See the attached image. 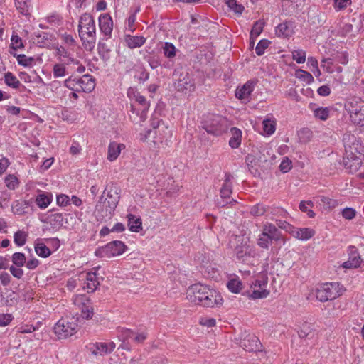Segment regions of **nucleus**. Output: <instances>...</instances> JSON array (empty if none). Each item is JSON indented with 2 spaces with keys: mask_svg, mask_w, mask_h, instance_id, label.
Wrapping results in <instances>:
<instances>
[{
  "mask_svg": "<svg viewBox=\"0 0 364 364\" xmlns=\"http://www.w3.org/2000/svg\"><path fill=\"white\" fill-rule=\"evenodd\" d=\"M345 154L343 159L344 167L350 173L356 172L362 164L364 156V146L360 139L353 134L346 132L343 137Z\"/></svg>",
  "mask_w": 364,
  "mask_h": 364,
  "instance_id": "obj_1",
  "label": "nucleus"
},
{
  "mask_svg": "<svg viewBox=\"0 0 364 364\" xmlns=\"http://www.w3.org/2000/svg\"><path fill=\"white\" fill-rule=\"evenodd\" d=\"M186 294L191 303L207 308H213L223 301L220 294L215 290L200 283L191 285Z\"/></svg>",
  "mask_w": 364,
  "mask_h": 364,
  "instance_id": "obj_2",
  "label": "nucleus"
},
{
  "mask_svg": "<svg viewBox=\"0 0 364 364\" xmlns=\"http://www.w3.org/2000/svg\"><path fill=\"white\" fill-rule=\"evenodd\" d=\"M78 32L85 49L92 50L96 42V27L94 18L91 14L85 13L80 16Z\"/></svg>",
  "mask_w": 364,
  "mask_h": 364,
  "instance_id": "obj_3",
  "label": "nucleus"
},
{
  "mask_svg": "<svg viewBox=\"0 0 364 364\" xmlns=\"http://www.w3.org/2000/svg\"><path fill=\"white\" fill-rule=\"evenodd\" d=\"M346 289L338 282H326L316 289V297L321 302L331 301L341 296Z\"/></svg>",
  "mask_w": 364,
  "mask_h": 364,
  "instance_id": "obj_4",
  "label": "nucleus"
},
{
  "mask_svg": "<svg viewBox=\"0 0 364 364\" xmlns=\"http://www.w3.org/2000/svg\"><path fill=\"white\" fill-rule=\"evenodd\" d=\"M174 87L178 92L188 93L194 91L195 80L192 73L183 68L176 69L173 73Z\"/></svg>",
  "mask_w": 364,
  "mask_h": 364,
  "instance_id": "obj_5",
  "label": "nucleus"
},
{
  "mask_svg": "<svg viewBox=\"0 0 364 364\" xmlns=\"http://www.w3.org/2000/svg\"><path fill=\"white\" fill-rule=\"evenodd\" d=\"M345 109L353 124L364 125V101L360 98H351L346 102Z\"/></svg>",
  "mask_w": 364,
  "mask_h": 364,
  "instance_id": "obj_6",
  "label": "nucleus"
},
{
  "mask_svg": "<svg viewBox=\"0 0 364 364\" xmlns=\"http://www.w3.org/2000/svg\"><path fill=\"white\" fill-rule=\"evenodd\" d=\"M202 127L208 134L216 136L222 135L228 129L226 119L218 115H210Z\"/></svg>",
  "mask_w": 364,
  "mask_h": 364,
  "instance_id": "obj_7",
  "label": "nucleus"
},
{
  "mask_svg": "<svg viewBox=\"0 0 364 364\" xmlns=\"http://www.w3.org/2000/svg\"><path fill=\"white\" fill-rule=\"evenodd\" d=\"M127 247L120 240H114L107 243L106 245L98 247L95 255L99 257H107L118 256L123 254Z\"/></svg>",
  "mask_w": 364,
  "mask_h": 364,
  "instance_id": "obj_8",
  "label": "nucleus"
},
{
  "mask_svg": "<svg viewBox=\"0 0 364 364\" xmlns=\"http://www.w3.org/2000/svg\"><path fill=\"white\" fill-rule=\"evenodd\" d=\"M78 325L75 321L62 318L54 326V332L60 339L67 338L77 332Z\"/></svg>",
  "mask_w": 364,
  "mask_h": 364,
  "instance_id": "obj_9",
  "label": "nucleus"
},
{
  "mask_svg": "<svg viewBox=\"0 0 364 364\" xmlns=\"http://www.w3.org/2000/svg\"><path fill=\"white\" fill-rule=\"evenodd\" d=\"M232 178L233 176L231 173H225V181L220 191L221 201L218 202V203L222 207H225L228 204L236 203L235 200L230 198V196L232 193Z\"/></svg>",
  "mask_w": 364,
  "mask_h": 364,
  "instance_id": "obj_10",
  "label": "nucleus"
},
{
  "mask_svg": "<svg viewBox=\"0 0 364 364\" xmlns=\"http://www.w3.org/2000/svg\"><path fill=\"white\" fill-rule=\"evenodd\" d=\"M74 304L77 305L80 310V316L83 319H90L93 316V307L90 299L85 295H78L74 299Z\"/></svg>",
  "mask_w": 364,
  "mask_h": 364,
  "instance_id": "obj_11",
  "label": "nucleus"
},
{
  "mask_svg": "<svg viewBox=\"0 0 364 364\" xmlns=\"http://www.w3.org/2000/svg\"><path fill=\"white\" fill-rule=\"evenodd\" d=\"M115 209L114 206H111L109 200L106 197L104 198V195L100 197V200L96 205V212L99 218L110 219L114 215Z\"/></svg>",
  "mask_w": 364,
  "mask_h": 364,
  "instance_id": "obj_12",
  "label": "nucleus"
},
{
  "mask_svg": "<svg viewBox=\"0 0 364 364\" xmlns=\"http://www.w3.org/2000/svg\"><path fill=\"white\" fill-rule=\"evenodd\" d=\"M240 346L246 351L257 352L259 351L262 344L259 338L253 334H247L240 339Z\"/></svg>",
  "mask_w": 364,
  "mask_h": 364,
  "instance_id": "obj_13",
  "label": "nucleus"
},
{
  "mask_svg": "<svg viewBox=\"0 0 364 364\" xmlns=\"http://www.w3.org/2000/svg\"><path fill=\"white\" fill-rule=\"evenodd\" d=\"M257 82V80H249L242 87H237L235 90V97L245 102H249Z\"/></svg>",
  "mask_w": 364,
  "mask_h": 364,
  "instance_id": "obj_14",
  "label": "nucleus"
},
{
  "mask_svg": "<svg viewBox=\"0 0 364 364\" xmlns=\"http://www.w3.org/2000/svg\"><path fill=\"white\" fill-rule=\"evenodd\" d=\"M99 26L102 33L107 40L111 38L113 31V21L108 14H102L99 17Z\"/></svg>",
  "mask_w": 364,
  "mask_h": 364,
  "instance_id": "obj_15",
  "label": "nucleus"
},
{
  "mask_svg": "<svg viewBox=\"0 0 364 364\" xmlns=\"http://www.w3.org/2000/svg\"><path fill=\"white\" fill-rule=\"evenodd\" d=\"M121 189L117 185L110 183L107 185L102 195L111 203V206L117 208L120 199Z\"/></svg>",
  "mask_w": 364,
  "mask_h": 364,
  "instance_id": "obj_16",
  "label": "nucleus"
},
{
  "mask_svg": "<svg viewBox=\"0 0 364 364\" xmlns=\"http://www.w3.org/2000/svg\"><path fill=\"white\" fill-rule=\"evenodd\" d=\"M236 257L238 260L243 262H246L249 258L252 257L255 255V250L246 242H242L240 245H237L235 248Z\"/></svg>",
  "mask_w": 364,
  "mask_h": 364,
  "instance_id": "obj_17",
  "label": "nucleus"
},
{
  "mask_svg": "<svg viewBox=\"0 0 364 364\" xmlns=\"http://www.w3.org/2000/svg\"><path fill=\"white\" fill-rule=\"evenodd\" d=\"M348 259L342 265L343 268H358L360 266L363 261L355 247L348 248Z\"/></svg>",
  "mask_w": 364,
  "mask_h": 364,
  "instance_id": "obj_18",
  "label": "nucleus"
},
{
  "mask_svg": "<svg viewBox=\"0 0 364 364\" xmlns=\"http://www.w3.org/2000/svg\"><path fill=\"white\" fill-rule=\"evenodd\" d=\"M115 348V344L114 342L110 343H104L100 342L93 344L90 346V350L92 353L95 355H100L103 356L106 354L112 353Z\"/></svg>",
  "mask_w": 364,
  "mask_h": 364,
  "instance_id": "obj_19",
  "label": "nucleus"
},
{
  "mask_svg": "<svg viewBox=\"0 0 364 364\" xmlns=\"http://www.w3.org/2000/svg\"><path fill=\"white\" fill-rule=\"evenodd\" d=\"M65 215L66 213H51L49 215L43 223L49 224L54 230H58L64 223Z\"/></svg>",
  "mask_w": 364,
  "mask_h": 364,
  "instance_id": "obj_20",
  "label": "nucleus"
},
{
  "mask_svg": "<svg viewBox=\"0 0 364 364\" xmlns=\"http://www.w3.org/2000/svg\"><path fill=\"white\" fill-rule=\"evenodd\" d=\"M78 78V82L80 84V92H90L94 90L95 87V80L93 76L87 74Z\"/></svg>",
  "mask_w": 364,
  "mask_h": 364,
  "instance_id": "obj_21",
  "label": "nucleus"
},
{
  "mask_svg": "<svg viewBox=\"0 0 364 364\" xmlns=\"http://www.w3.org/2000/svg\"><path fill=\"white\" fill-rule=\"evenodd\" d=\"M39 194L35 198V203L41 209H46L53 200V195L50 193L38 190Z\"/></svg>",
  "mask_w": 364,
  "mask_h": 364,
  "instance_id": "obj_22",
  "label": "nucleus"
},
{
  "mask_svg": "<svg viewBox=\"0 0 364 364\" xmlns=\"http://www.w3.org/2000/svg\"><path fill=\"white\" fill-rule=\"evenodd\" d=\"M56 56L60 62H67L68 63L79 64V60L75 59L71 54L64 47L60 46L56 48Z\"/></svg>",
  "mask_w": 364,
  "mask_h": 364,
  "instance_id": "obj_23",
  "label": "nucleus"
},
{
  "mask_svg": "<svg viewBox=\"0 0 364 364\" xmlns=\"http://www.w3.org/2000/svg\"><path fill=\"white\" fill-rule=\"evenodd\" d=\"M275 33L279 37L289 38L294 33L292 23L285 21L279 24L275 28Z\"/></svg>",
  "mask_w": 364,
  "mask_h": 364,
  "instance_id": "obj_24",
  "label": "nucleus"
},
{
  "mask_svg": "<svg viewBox=\"0 0 364 364\" xmlns=\"http://www.w3.org/2000/svg\"><path fill=\"white\" fill-rule=\"evenodd\" d=\"M146 38L144 36L126 35L124 41L128 48L134 49L141 47L146 43Z\"/></svg>",
  "mask_w": 364,
  "mask_h": 364,
  "instance_id": "obj_25",
  "label": "nucleus"
},
{
  "mask_svg": "<svg viewBox=\"0 0 364 364\" xmlns=\"http://www.w3.org/2000/svg\"><path fill=\"white\" fill-rule=\"evenodd\" d=\"M32 199L29 200H18L14 202L12 210L14 213L23 215L28 212V208L32 205Z\"/></svg>",
  "mask_w": 364,
  "mask_h": 364,
  "instance_id": "obj_26",
  "label": "nucleus"
},
{
  "mask_svg": "<svg viewBox=\"0 0 364 364\" xmlns=\"http://www.w3.org/2000/svg\"><path fill=\"white\" fill-rule=\"evenodd\" d=\"M125 146L123 144H118L117 142H110L108 146L107 159L113 161L117 159L121 150L124 149Z\"/></svg>",
  "mask_w": 364,
  "mask_h": 364,
  "instance_id": "obj_27",
  "label": "nucleus"
},
{
  "mask_svg": "<svg viewBox=\"0 0 364 364\" xmlns=\"http://www.w3.org/2000/svg\"><path fill=\"white\" fill-rule=\"evenodd\" d=\"M315 234V231L311 228H294L291 235L301 240H307L311 238Z\"/></svg>",
  "mask_w": 364,
  "mask_h": 364,
  "instance_id": "obj_28",
  "label": "nucleus"
},
{
  "mask_svg": "<svg viewBox=\"0 0 364 364\" xmlns=\"http://www.w3.org/2000/svg\"><path fill=\"white\" fill-rule=\"evenodd\" d=\"M231 137L229 140V145L232 149H237L241 144L242 131L237 127L230 129Z\"/></svg>",
  "mask_w": 364,
  "mask_h": 364,
  "instance_id": "obj_29",
  "label": "nucleus"
},
{
  "mask_svg": "<svg viewBox=\"0 0 364 364\" xmlns=\"http://www.w3.org/2000/svg\"><path fill=\"white\" fill-rule=\"evenodd\" d=\"M17 11L22 15L30 16L31 4L30 0H14Z\"/></svg>",
  "mask_w": 364,
  "mask_h": 364,
  "instance_id": "obj_30",
  "label": "nucleus"
},
{
  "mask_svg": "<svg viewBox=\"0 0 364 364\" xmlns=\"http://www.w3.org/2000/svg\"><path fill=\"white\" fill-rule=\"evenodd\" d=\"M99 284L95 272H87L86 274V285L83 288L87 289V292H94Z\"/></svg>",
  "mask_w": 364,
  "mask_h": 364,
  "instance_id": "obj_31",
  "label": "nucleus"
},
{
  "mask_svg": "<svg viewBox=\"0 0 364 364\" xmlns=\"http://www.w3.org/2000/svg\"><path fill=\"white\" fill-rule=\"evenodd\" d=\"M127 217L129 230L134 232H139L142 230L141 219L136 218L132 214H128Z\"/></svg>",
  "mask_w": 364,
  "mask_h": 364,
  "instance_id": "obj_32",
  "label": "nucleus"
},
{
  "mask_svg": "<svg viewBox=\"0 0 364 364\" xmlns=\"http://www.w3.org/2000/svg\"><path fill=\"white\" fill-rule=\"evenodd\" d=\"M262 232L269 236L271 240L277 241L279 239V232L275 225L267 223L263 226Z\"/></svg>",
  "mask_w": 364,
  "mask_h": 364,
  "instance_id": "obj_33",
  "label": "nucleus"
},
{
  "mask_svg": "<svg viewBox=\"0 0 364 364\" xmlns=\"http://www.w3.org/2000/svg\"><path fill=\"white\" fill-rule=\"evenodd\" d=\"M53 35L46 33L41 32L36 34L35 41L39 47H48L51 44Z\"/></svg>",
  "mask_w": 364,
  "mask_h": 364,
  "instance_id": "obj_34",
  "label": "nucleus"
},
{
  "mask_svg": "<svg viewBox=\"0 0 364 364\" xmlns=\"http://www.w3.org/2000/svg\"><path fill=\"white\" fill-rule=\"evenodd\" d=\"M245 294L252 299H264L269 294V291L267 289L250 288Z\"/></svg>",
  "mask_w": 364,
  "mask_h": 364,
  "instance_id": "obj_35",
  "label": "nucleus"
},
{
  "mask_svg": "<svg viewBox=\"0 0 364 364\" xmlns=\"http://www.w3.org/2000/svg\"><path fill=\"white\" fill-rule=\"evenodd\" d=\"M268 284V276L267 273L259 274L250 284V288L266 289Z\"/></svg>",
  "mask_w": 364,
  "mask_h": 364,
  "instance_id": "obj_36",
  "label": "nucleus"
},
{
  "mask_svg": "<svg viewBox=\"0 0 364 364\" xmlns=\"http://www.w3.org/2000/svg\"><path fill=\"white\" fill-rule=\"evenodd\" d=\"M269 206L263 203H257L251 207L250 213L254 217H259L269 213Z\"/></svg>",
  "mask_w": 364,
  "mask_h": 364,
  "instance_id": "obj_37",
  "label": "nucleus"
},
{
  "mask_svg": "<svg viewBox=\"0 0 364 364\" xmlns=\"http://www.w3.org/2000/svg\"><path fill=\"white\" fill-rule=\"evenodd\" d=\"M67 62H60L59 63H56L53 65V76L55 78L63 77L69 74L67 70L66 65H69Z\"/></svg>",
  "mask_w": 364,
  "mask_h": 364,
  "instance_id": "obj_38",
  "label": "nucleus"
},
{
  "mask_svg": "<svg viewBox=\"0 0 364 364\" xmlns=\"http://www.w3.org/2000/svg\"><path fill=\"white\" fill-rule=\"evenodd\" d=\"M97 51L100 58L107 62L110 59V48L104 42L99 41L97 44Z\"/></svg>",
  "mask_w": 364,
  "mask_h": 364,
  "instance_id": "obj_39",
  "label": "nucleus"
},
{
  "mask_svg": "<svg viewBox=\"0 0 364 364\" xmlns=\"http://www.w3.org/2000/svg\"><path fill=\"white\" fill-rule=\"evenodd\" d=\"M5 84L12 88L17 89L21 85V82L11 72H7L4 75Z\"/></svg>",
  "mask_w": 364,
  "mask_h": 364,
  "instance_id": "obj_40",
  "label": "nucleus"
},
{
  "mask_svg": "<svg viewBox=\"0 0 364 364\" xmlns=\"http://www.w3.org/2000/svg\"><path fill=\"white\" fill-rule=\"evenodd\" d=\"M264 26V22L261 20L257 21L254 23L250 32V39L252 40V43H254V39L258 37L262 32Z\"/></svg>",
  "mask_w": 364,
  "mask_h": 364,
  "instance_id": "obj_41",
  "label": "nucleus"
},
{
  "mask_svg": "<svg viewBox=\"0 0 364 364\" xmlns=\"http://www.w3.org/2000/svg\"><path fill=\"white\" fill-rule=\"evenodd\" d=\"M11 53L16 58L18 63L22 66L31 67L34 62V58L33 57H27L24 54Z\"/></svg>",
  "mask_w": 364,
  "mask_h": 364,
  "instance_id": "obj_42",
  "label": "nucleus"
},
{
  "mask_svg": "<svg viewBox=\"0 0 364 364\" xmlns=\"http://www.w3.org/2000/svg\"><path fill=\"white\" fill-rule=\"evenodd\" d=\"M227 287L231 292L237 294L242 289V284L238 278H232L228 282Z\"/></svg>",
  "mask_w": 364,
  "mask_h": 364,
  "instance_id": "obj_43",
  "label": "nucleus"
},
{
  "mask_svg": "<svg viewBox=\"0 0 364 364\" xmlns=\"http://www.w3.org/2000/svg\"><path fill=\"white\" fill-rule=\"evenodd\" d=\"M313 206L314 203L311 200H302L299 203V209L301 211L306 213L307 215L311 218L315 216L314 212L311 209Z\"/></svg>",
  "mask_w": 364,
  "mask_h": 364,
  "instance_id": "obj_44",
  "label": "nucleus"
},
{
  "mask_svg": "<svg viewBox=\"0 0 364 364\" xmlns=\"http://www.w3.org/2000/svg\"><path fill=\"white\" fill-rule=\"evenodd\" d=\"M329 107H318L314 109V115L316 118L325 121L329 117Z\"/></svg>",
  "mask_w": 364,
  "mask_h": 364,
  "instance_id": "obj_45",
  "label": "nucleus"
},
{
  "mask_svg": "<svg viewBox=\"0 0 364 364\" xmlns=\"http://www.w3.org/2000/svg\"><path fill=\"white\" fill-rule=\"evenodd\" d=\"M78 77H73L70 76L65 80L64 85L70 90L80 92V84L78 82Z\"/></svg>",
  "mask_w": 364,
  "mask_h": 364,
  "instance_id": "obj_46",
  "label": "nucleus"
},
{
  "mask_svg": "<svg viewBox=\"0 0 364 364\" xmlns=\"http://www.w3.org/2000/svg\"><path fill=\"white\" fill-rule=\"evenodd\" d=\"M36 254L41 257H48L51 255L50 249L43 243H38L35 245Z\"/></svg>",
  "mask_w": 364,
  "mask_h": 364,
  "instance_id": "obj_47",
  "label": "nucleus"
},
{
  "mask_svg": "<svg viewBox=\"0 0 364 364\" xmlns=\"http://www.w3.org/2000/svg\"><path fill=\"white\" fill-rule=\"evenodd\" d=\"M226 4L230 10L238 15L242 14L245 9L242 4H237V0H226Z\"/></svg>",
  "mask_w": 364,
  "mask_h": 364,
  "instance_id": "obj_48",
  "label": "nucleus"
},
{
  "mask_svg": "<svg viewBox=\"0 0 364 364\" xmlns=\"http://www.w3.org/2000/svg\"><path fill=\"white\" fill-rule=\"evenodd\" d=\"M4 181H5L6 187L10 190L16 189L19 185V181H18V178L12 174L7 176L5 178Z\"/></svg>",
  "mask_w": 364,
  "mask_h": 364,
  "instance_id": "obj_49",
  "label": "nucleus"
},
{
  "mask_svg": "<svg viewBox=\"0 0 364 364\" xmlns=\"http://www.w3.org/2000/svg\"><path fill=\"white\" fill-rule=\"evenodd\" d=\"M27 234L21 230H18L14 233V241L16 245L21 247L25 245L26 242Z\"/></svg>",
  "mask_w": 364,
  "mask_h": 364,
  "instance_id": "obj_50",
  "label": "nucleus"
},
{
  "mask_svg": "<svg viewBox=\"0 0 364 364\" xmlns=\"http://www.w3.org/2000/svg\"><path fill=\"white\" fill-rule=\"evenodd\" d=\"M12 262L18 267H21L26 264V256L22 252H15L12 255Z\"/></svg>",
  "mask_w": 364,
  "mask_h": 364,
  "instance_id": "obj_51",
  "label": "nucleus"
},
{
  "mask_svg": "<svg viewBox=\"0 0 364 364\" xmlns=\"http://www.w3.org/2000/svg\"><path fill=\"white\" fill-rule=\"evenodd\" d=\"M272 240L264 233L262 232L257 239V245L263 249H268Z\"/></svg>",
  "mask_w": 364,
  "mask_h": 364,
  "instance_id": "obj_52",
  "label": "nucleus"
},
{
  "mask_svg": "<svg viewBox=\"0 0 364 364\" xmlns=\"http://www.w3.org/2000/svg\"><path fill=\"white\" fill-rule=\"evenodd\" d=\"M298 136L300 141L306 143L309 141L312 137V132L308 128L301 129L298 132Z\"/></svg>",
  "mask_w": 364,
  "mask_h": 364,
  "instance_id": "obj_53",
  "label": "nucleus"
},
{
  "mask_svg": "<svg viewBox=\"0 0 364 364\" xmlns=\"http://www.w3.org/2000/svg\"><path fill=\"white\" fill-rule=\"evenodd\" d=\"M163 50L164 55L168 58H172L176 55V48L171 43H165Z\"/></svg>",
  "mask_w": 364,
  "mask_h": 364,
  "instance_id": "obj_54",
  "label": "nucleus"
},
{
  "mask_svg": "<svg viewBox=\"0 0 364 364\" xmlns=\"http://www.w3.org/2000/svg\"><path fill=\"white\" fill-rule=\"evenodd\" d=\"M264 132L268 134L271 135L275 132V126L276 123L274 121H271L269 119H264L262 122Z\"/></svg>",
  "mask_w": 364,
  "mask_h": 364,
  "instance_id": "obj_55",
  "label": "nucleus"
},
{
  "mask_svg": "<svg viewBox=\"0 0 364 364\" xmlns=\"http://www.w3.org/2000/svg\"><path fill=\"white\" fill-rule=\"evenodd\" d=\"M270 41L267 39H262L259 41L255 48V52L257 55H262L264 53V50L268 48Z\"/></svg>",
  "mask_w": 364,
  "mask_h": 364,
  "instance_id": "obj_56",
  "label": "nucleus"
},
{
  "mask_svg": "<svg viewBox=\"0 0 364 364\" xmlns=\"http://www.w3.org/2000/svg\"><path fill=\"white\" fill-rule=\"evenodd\" d=\"M292 58L297 63H304L306 60V52L303 50H295L292 52Z\"/></svg>",
  "mask_w": 364,
  "mask_h": 364,
  "instance_id": "obj_57",
  "label": "nucleus"
},
{
  "mask_svg": "<svg viewBox=\"0 0 364 364\" xmlns=\"http://www.w3.org/2000/svg\"><path fill=\"white\" fill-rule=\"evenodd\" d=\"M298 333H299V336L301 338H311L314 336V332H312L310 330L309 326H307L306 324L304 325L300 329V331L298 332Z\"/></svg>",
  "mask_w": 364,
  "mask_h": 364,
  "instance_id": "obj_58",
  "label": "nucleus"
},
{
  "mask_svg": "<svg viewBox=\"0 0 364 364\" xmlns=\"http://www.w3.org/2000/svg\"><path fill=\"white\" fill-rule=\"evenodd\" d=\"M11 48L14 50L22 48L24 45L22 42V39L18 35H12L11 38Z\"/></svg>",
  "mask_w": 364,
  "mask_h": 364,
  "instance_id": "obj_59",
  "label": "nucleus"
},
{
  "mask_svg": "<svg viewBox=\"0 0 364 364\" xmlns=\"http://www.w3.org/2000/svg\"><path fill=\"white\" fill-rule=\"evenodd\" d=\"M255 157L253 156V155H251V154H248L246 157H245V163L248 167V169L249 171L252 173H255L257 170V168H255L254 167V164H255Z\"/></svg>",
  "mask_w": 364,
  "mask_h": 364,
  "instance_id": "obj_60",
  "label": "nucleus"
},
{
  "mask_svg": "<svg viewBox=\"0 0 364 364\" xmlns=\"http://www.w3.org/2000/svg\"><path fill=\"white\" fill-rule=\"evenodd\" d=\"M292 168L291 165V161L287 158L285 157L282 161L280 165H279V169L282 173H287Z\"/></svg>",
  "mask_w": 364,
  "mask_h": 364,
  "instance_id": "obj_61",
  "label": "nucleus"
},
{
  "mask_svg": "<svg viewBox=\"0 0 364 364\" xmlns=\"http://www.w3.org/2000/svg\"><path fill=\"white\" fill-rule=\"evenodd\" d=\"M351 4V0H334L333 6L338 11L346 9Z\"/></svg>",
  "mask_w": 364,
  "mask_h": 364,
  "instance_id": "obj_62",
  "label": "nucleus"
},
{
  "mask_svg": "<svg viewBox=\"0 0 364 364\" xmlns=\"http://www.w3.org/2000/svg\"><path fill=\"white\" fill-rule=\"evenodd\" d=\"M8 295L5 298L4 304L6 306H13L18 300L16 297V294L13 291H8Z\"/></svg>",
  "mask_w": 364,
  "mask_h": 364,
  "instance_id": "obj_63",
  "label": "nucleus"
},
{
  "mask_svg": "<svg viewBox=\"0 0 364 364\" xmlns=\"http://www.w3.org/2000/svg\"><path fill=\"white\" fill-rule=\"evenodd\" d=\"M57 204L60 206H66L70 203V199L68 196L65 194H60L57 196Z\"/></svg>",
  "mask_w": 364,
  "mask_h": 364,
  "instance_id": "obj_64",
  "label": "nucleus"
}]
</instances>
